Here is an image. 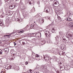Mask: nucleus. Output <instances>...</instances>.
Wrapping results in <instances>:
<instances>
[{
  "label": "nucleus",
  "mask_w": 73,
  "mask_h": 73,
  "mask_svg": "<svg viewBox=\"0 0 73 73\" xmlns=\"http://www.w3.org/2000/svg\"><path fill=\"white\" fill-rule=\"evenodd\" d=\"M40 60V59H38V61H39V60Z\"/></svg>",
  "instance_id": "bf43d9fd"
},
{
  "label": "nucleus",
  "mask_w": 73,
  "mask_h": 73,
  "mask_svg": "<svg viewBox=\"0 0 73 73\" xmlns=\"http://www.w3.org/2000/svg\"><path fill=\"white\" fill-rule=\"evenodd\" d=\"M32 40H33V41H36V39L35 38H33L32 39Z\"/></svg>",
  "instance_id": "f704fd0d"
},
{
  "label": "nucleus",
  "mask_w": 73,
  "mask_h": 73,
  "mask_svg": "<svg viewBox=\"0 0 73 73\" xmlns=\"http://www.w3.org/2000/svg\"><path fill=\"white\" fill-rule=\"evenodd\" d=\"M46 41L45 40H41V44L42 45H44V44H45Z\"/></svg>",
  "instance_id": "aec40b11"
},
{
  "label": "nucleus",
  "mask_w": 73,
  "mask_h": 73,
  "mask_svg": "<svg viewBox=\"0 0 73 73\" xmlns=\"http://www.w3.org/2000/svg\"><path fill=\"white\" fill-rule=\"evenodd\" d=\"M34 23H36V22L35 21L34 22Z\"/></svg>",
  "instance_id": "052dcab7"
},
{
  "label": "nucleus",
  "mask_w": 73,
  "mask_h": 73,
  "mask_svg": "<svg viewBox=\"0 0 73 73\" xmlns=\"http://www.w3.org/2000/svg\"><path fill=\"white\" fill-rule=\"evenodd\" d=\"M59 54H60V56H61V55H63V54H64V53H62V54H60V53H59Z\"/></svg>",
  "instance_id": "58836bf2"
},
{
  "label": "nucleus",
  "mask_w": 73,
  "mask_h": 73,
  "mask_svg": "<svg viewBox=\"0 0 73 73\" xmlns=\"http://www.w3.org/2000/svg\"><path fill=\"white\" fill-rule=\"evenodd\" d=\"M1 0H0V5H1Z\"/></svg>",
  "instance_id": "37998d69"
},
{
  "label": "nucleus",
  "mask_w": 73,
  "mask_h": 73,
  "mask_svg": "<svg viewBox=\"0 0 73 73\" xmlns=\"http://www.w3.org/2000/svg\"><path fill=\"white\" fill-rule=\"evenodd\" d=\"M23 44H24H24H25V42H23Z\"/></svg>",
  "instance_id": "3c124183"
},
{
  "label": "nucleus",
  "mask_w": 73,
  "mask_h": 73,
  "mask_svg": "<svg viewBox=\"0 0 73 73\" xmlns=\"http://www.w3.org/2000/svg\"><path fill=\"white\" fill-rule=\"evenodd\" d=\"M67 38H68V41H69V37H67Z\"/></svg>",
  "instance_id": "49530a36"
},
{
  "label": "nucleus",
  "mask_w": 73,
  "mask_h": 73,
  "mask_svg": "<svg viewBox=\"0 0 73 73\" xmlns=\"http://www.w3.org/2000/svg\"><path fill=\"white\" fill-rule=\"evenodd\" d=\"M37 4H40V2L38 1L37 3Z\"/></svg>",
  "instance_id": "a19ab883"
},
{
  "label": "nucleus",
  "mask_w": 73,
  "mask_h": 73,
  "mask_svg": "<svg viewBox=\"0 0 73 73\" xmlns=\"http://www.w3.org/2000/svg\"><path fill=\"white\" fill-rule=\"evenodd\" d=\"M6 36H8V37L9 36V35H5L4 36V37H5Z\"/></svg>",
  "instance_id": "4c0bfd02"
},
{
  "label": "nucleus",
  "mask_w": 73,
  "mask_h": 73,
  "mask_svg": "<svg viewBox=\"0 0 73 73\" xmlns=\"http://www.w3.org/2000/svg\"><path fill=\"white\" fill-rule=\"evenodd\" d=\"M0 44H1V42H0Z\"/></svg>",
  "instance_id": "4d7b16f0"
},
{
  "label": "nucleus",
  "mask_w": 73,
  "mask_h": 73,
  "mask_svg": "<svg viewBox=\"0 0 73 73\" xmlns=\"http://www.w3.org/2000/svg\"><path fill=\"white\" fill-rule=\"evenodd\" d=\"M13 21H18V22H21L22 21L23 19H11Z\"/></svg>",
  "instance_id": "39448f33"
},
{
  "label": "nucleus",
  "mask_w": 73,
  "mask_h": 73,
  "mask_svg": "<svg viewBox=\"0 0 73 73\" xmlns=\"http://www.w3.org/2000/svg\"><path fill=\"white\" fill-rule=\"evenodd\" d=\"M35 27V26H34V24H31V27L32 28H33V27Z\"/></svg>",
  "instance_id": "7c9ffc66"
},
{
  "label": "nucleus",
  "mask_w": 73,
  "mask_h": 73,
  "mask_svg": "<svg viewBox=\"0 0 73 73\" xmlns=\"http://www.w3.org/2000/svg\"><path fill=\"white\" fill-rule=\"evenodd\" d=\"M43 58L44 59L45 61H49V57L47 55H46L45 56H44Z\"/></svg>",
  "instance_id": "423d86ee"
},
{
  "label": "nucleus",
  "mask_w": 73,
  "mask_h": 73,
  "mask_svg": "<svg viewBox=\"0 0 73 73\" xmlns=\"http://www.w3.org/2000/svg\"><path fill=\"white\" fill-rule=\"evenodd\" d=\"M69 18V19H71L70 18H69H69Z\"/></svg>",
  "instance_id": "e2e57ef3"
},
{
  "label": "nucleus",
  "mask_w": 73,
  "mask_h": 73,
  "mask_svg": "<svg viewBox=\"0 0 73 73\" xmlns=\"http://www.w3.org/2000/svg\"><path fill=\"white\" fill-rule=\"evenodd\" d=\"M3 71H1V73H3Z\"/></svg>",
  "instance_id": "8fccbe9b"
},
{
  "label": "nucleus",
  "mask_w": 73,
  "mask_h": 73,
  "mask_svg": "<svg viewBox=\"0 0 73 73\" xmlns=\"http://www.w3.org/2000/svg\"><path fill=\"white\" fill-rule=\"evenodd\" d=\"M56 39V40H59V37H58V36H57L56 37H55Z\"/></svg>",
  "instance_id": "bb28decb"
},
{
  "label": "nucleus",
  "mask_w": 73,
  "mask_h": 73,
  "mask_svg": "<svg viewBox=\"0 0 73 73\" xmlns=\"http://www.w3.org/2000/svg\"><path fill=\"white\" fill-rule=\"evenodd\" d=\"M4 50V52L5 53H8L9 52V48H5L4 49H3Z\"/></svg>",
  "instance_id": "0eeeda50"
},
{
  "label": "nucleus",
  "mask_w": 73,
  "mask_h": 73,
  "mask_svg": "<svg viewBox=\"0 0 73 73\" xmlns=\"http://www.w3.org/2000/svg\"><path fill=\"white\" fill-rule=\"evenodd\" d=\"M3 53V51L1 50L0 49V54H1Z\"/></svg>",
  "instance_id": "c756f323"
},
{
  "label": "nucleus",
  "mask_w": 73,
  "mask_h": 73,
  "mask_svg": "<svg viewBox=\"0 0 73 73\" xmlns=\"http://www.w3.org/2000/svg\"><path fill=\"white\" fill-rule=\"evenodd\" d=\"M6 69H10L11 68V66H8V65L6 66L5 67Z\"/></svg>",
  "instance_id": "f3484780"
},
{
  "label": "nucleus",
  "mask_w": 73,
  "mask_h": 73,
  "mask_svg": "<svg viewBox=\"0 0 73 73\" xmlns=\"http://www.w3.org/2000/svg\"><path fill=\"white\" fill-rule=\"evenodd\" d=\"M47 17L48 19H49V18H50V17Z\"/></svg>",
  "instance_id": "5fc2aeb1"
},
{
  "label": "nucleus",
  "mask_w": 73,
  "mask_h": 73,
  "mask_svg": "<svg viewBox=\"0 0 73 73\" xmlns=\"http://www.w3.org/2000/svg\"><path fill=\"white\" fill-rule=\"evenodd\" d=\"M31 35L33 36V37H35L37 35V34H36V33H31Z\"/></svg>",
  "instance_id": "5701e85b"
},
{
  "label": "nucleus",
  "mask_w": 73,
  "mask_h": 73,
  "mask_svg": "<svg viewBox=\"0 0 73 73\" xmlns=\"http://www.w3.org/2000/svg\"><path fill=\"white\" fill-rule=\"evenodd\" d=\"M68 25L70 26V27H73V22L70 23L68 24Z\"/></svg>",
  "instance_id": "2eb2a0df"
},
{
  "label": "nucleus",
  "mask_w": 73,
  "mask_h": 73,
  "mask_svg": "<svg viewBox=\"0 0 73 73\" xmlns=\"http://www.w3.org/2000/svg\"><path fill=\"white\" fill-rule=\"evenodd\" d=\"M1 21V20L0 19V21Z\"/></svg>",
  "instance_id": "13d9d810"
},
{
  "label": "nucleus",
  "mask_w": 73,
  "mask_h": 73,
  "mask_svg": "<svg viewBox=\"0 0 73 73\" xmlns=\"http://www.w3.org/2000/svg\"><path fill=\"white\" fill-rule=\"evenodd\" d=\"M25 64L26 65H27V64H28V62H26L25 63Z\"/></svg>",
  "instance_id": "c9c22d12"
},
{
  "label": "nucleus",
  "mask_w": 73,
  "mask_h": 73,
  "mask_svg": "<svg viewBox=\"0 0 73 73\" xmlns=\"http://www.w3.org/2000/svg\"><path fill=\"white\" fill-rule=\"evenodd\" d=\"M60 65H61V64H62V63H61V62H60Z\"/></svg>",
  "instance_id": "de8ad7c7"
},
{
  "label": "nucleus",
  "mask_w": 73,
  "mask_h": 73,
  "mask_svg": "<svg viewBox=\"0 0 73 73\" xmlns=\"http://www.w3.org/2000/svg\"><path fill=\"white\" fill-rule=\"evenodd\" d=\"M59 51H60V49L58 48L53 49L51 50V53H53L55 54H57L59 53Z\"/></svg>",
  "instance_id": "f257e3e1"
},
{
  "label": "nucleus",
  "mask_w": 73,
  "mask_h": 73,
  "mask_svg": "<svg viewBox=\"0 0 73 73\" xmlns=\"http://www.w3.org/2000/svg\"><path fill=\"white\" fill-rule=\"evenodd\" d=\"M6 20V22H7V23H9L10 21V19H6L5 20Z\"/></svg>",
  "instance_id": "b1692460"
},
{
  "label": "nucleus",
  "mask_w": 73,
  "mask_h": 73,
  "mask_svg": "<svg viewBox=\"0 0 73 73\" xmlns=\"http://www.w3.org/2000/svg\"><path fill=\"white\" fill-rule=\"evenodd\" d=\"M67 19H68V18H67Z\"/></svg>",
  "instance_id": "69168bd1"
},
{
  "label": "nucleus",
  "mask_w": 73,
  "mask_h": 73,
  "mask_svg": "<svg viewBox=\"0 0 73 73\" xmlns=\"http://www.w3.org/2000/svg\"><path fill=\"white\" fill-rule=\"evenodd\" d=\"M61 19V17H60L58 16V19Z\"/></svg>",
  "instance_id": "c03bdc74"
},
{
  "label": "nucleus",
  "mask_w": 73,
  "mask_h": 73,
  "mask_svg": "<svg viewBox=\"0 0 73 73\" xmlns=\"http://www.w3.org/2000/svg\"><path fill=\"white\" fill-rule=\"evenodd\" d=\"M28 72L29 73H32V72H33V70H32L30 69L28 71Z\"/></svg>",
  "instance_id": "4be33fe9"
},
{
  "label": "nucleus",
  "mask_w": 73,
  "mask_h": 73,
  "mask_svg": "<svg viewBox=\"0 0 73 73\" xmlns=\"http://www.w3.org/2000/svg\"><path fill=\"white\" fill-rule=\"evenodd\" d=\"M46 13H49L50 12V9L49 8H47L46 9Z\"/></svg>",
  "instance_id": "dca6fc26"
},
{
  "label": "nucleus",
  "mask_w": 73,
  "mask_h": 73,
  "mask_svg": "<svg viewBox=\"0 0 73 73\" xmlns=\"http://www.w3.org/2000/svg\"><path fill=\"white\" fill-rule=\"evenodd\" d=\"M33 0H31V2L29 3V4H33Z\"/></svg>",
  "instance_id": "c85d7f7f"
},
{
  "label": "nucleus",
  "mask_w": 73,
  "mask_h": 73,
  "mask_svg": "<svg viewBox=\"0 0 73 73\" xmlns=\"http://www.w3.org/2000/svg\"><path fill=\"white\" fill-rule=\"evenodd\" d=\"M33 9H34V11H35V7H34V8H33Z\"/></svg>",
  "instance_id": "a18cd8bd"
},
{
  "label": "nucleus",
  "mask_w": 73,
  "mask_h": 73,
  "mask_svg": "<svg viewBox=\"0 0 73 73\" xmlns=\"http://www.w3.org/2000/svg\"><path fill=\"white\" fill-rule=\"evenodd\" d=\"M61 49L62 50H64V49H65V45H61Z\"/></svg>",
  "instance_id": "ddd939ff"
},
{
  "label": "nucleus",
  "mask_w": 73,
  "mask_h": 73,
  "mask_svg": "<svg viewBox=\"0 0 73 73\" xmlns=\"http://www.w3.org/2000/svg\"><path fill=\"white\" fill-rule=\"evenodd\" d=\"M9 8L11 9H13L15 8V5H11L9 6Z\"/></svg>",
  "instance_id": "9b49d317"
},
{
  "label": "nucleus",
  "mask_w": 73,
  "mask_h": 73,
  "mask_svg": "<svg viewBox=\"0 0 73 73\" xmlns=\"http://www.w3.org/2000/svg\"><path fill=\"white\" fill-rule=\"evenodd\" d=\"M1 59H0V62H1Z\"/></svg>",
  "instance_id": "603ef678"
},
{
  "label": "nucleus",
  "mask_w": 73,
  "mask_h": 73,
  "mask_svg": "<svg viewBox=\"0 0 73 73\" xmlns=\"http://www.w3.org/2000/svg\"><path fill=\"white\" fill-rule=\"evenodd\" d=\"M73 12H67V16H68V15L69 17V16H72V15H73Z\"/></svg>",
  "instance_id": "6e6552de"
},
{
  "label": "nucleus",
  "mask_w": 73,
  "mask_h": 73,
  "mask_svg": "<svg viewBox=\"0 0 73 73\" xmlns=\"http://www.w3.org/2000/svg\"><path fill=\"white\" fill-rule=\"evenodd\" d=\"M66 20L68 21H72V19H66Z\"/></svg>",
  "instance_id": "393cba45"
},
{
  "label": "nucleus",
  "mask_w": 73,
  "mask_h": 73,
  "mask_svg": "<svg viewBox=\"0 0 73 73\" xmlns=\"http://www.w3.org/2000/svg\"><path fill=\"white\" fill-rule=\"evenodd\" d=\"M65 69L64 68L60 66V71H62V70H64Z\"/></svg>",
  "instance_id": "412c9836"
},
{
  "label": "nucleus",
  "mask_w": 73,
  "mask_h": 73,
  "mask_svg": "<svg viewBox=\"0 0 73 73\" xmlns=\"http://www.w3.org/2000/svg\"><path fill=\"white\" fill-rule=\"evenodd\" d=\"M58 20H61V19H58Z\"/></svg>",
  "instance_id": "6e6d98bb"
},
{
  "label": "nucleus",
  "mask_w": 73,
  "mask_h": 73,
  "mask_svg": "<svg viewBox=\"0 0 73 73\" xmlns=\"http://www.w3.org/2000/svg\"><path fill=\"white\" fill-rule=\"evenodd\" d=\"M36 73H39V72H36Z\"/></svg>",
  "instance_id": "680f3d73"
},
{
  "label": "nucleus",
  "mask_w": 73,
  "mask_h": 73,
  "mask_svg": "<svg viewBox=\"0 0 73 73\" xmlns=\"http://www.w3.org/2000/svg\"><path fill=\"white\" fill-rule=\"evenodd\" d=\"M2 22H1V21H0V24H1V23H2Z\"/></svg>",
  "instance_id": "09e8293b"
},
{
  "label": "nucleus",
  "mask_w": 73,
  "mask_h": 73,
  "mask_svg": "<svg viewBox=\"0 0 73 73\" xmlns=\"http://www.w3.org/2000/svg\"><path fill=\"white\" fill-rule=\"evenodd\" d=\"M36 57H40V56L36 54Z\"/></svg>",
  "instance_id": "72a5a7b5"
},
{
  "label": "nucleus",
  "mask_w": 73,
  "mask_h": 73,
  "mask_svg": "<svg viewBox=\"0 0 73 73\" xmlns=\"http://www.w3.org/2000/svg\"><path fill=\"white\" fill-rule=\"evenodd\" d=\"M9 60H10V61H11V60H13V58H9Z\"/></svg>",
  "instance_id": "473e14b6"
},
{
  "label": "nucleus",
  "mask_w": 73,
  "mask_h": 73,
  "mask_svg": "<svg viewBox=\"0 0 73 73\" xmlns=\"http://www.w3.org/2000/svg\"><path fill=\"white\" fill-rule=\"evenodd\" d=\"M24 32V31L22 30V31H21L20 32V33H23Z\"/></svg>",
  "instance_id": "e433bc0d"
},
{
  "label": "nucleus",
  "mask_w": 73,
  "mask_h": 73,
  "mask_svg": "<svg viewBox=\"0 0 73 73\" xmlns=\"http://www.w3.org/2000/svg\"><path fill=\"white\" fill-rule=\"evenodd\" d=\"M14 45H15H15H16V43L15 42H14Z\"/></svg>",
  "instance_id": "79ce46f5"
},
{
  "label": "nucleus",
  "mask_w": 73,
  "mask_h": 73,
  "mask_svg": "<svg viewBox=\"0 0 73 73\" xmlns=\"http://www.w3.org/2000/svg\"><path fill=\"white\" fill-rule=\"evenodd\" d=\"M39 22L41 24L42 23H43L44 22V20L43 19H38Z\"/></svg>",
  "instance_id": "9d476101"
},
{
  "label": "nucleus",
  "mask_w": 73,
  "mask_h": 73,
  "mask_svg": "<svg viewBox=\"0 0 73 73\" xmlns=\"http://www.w3.org/2000/svg\"><path fill=\"white\" fill-rule=\"evenodd\" d=\"M40 16L38 14H37L36 16L34 17V18H35V19H40Z\"/></svg>",
  "instance_id": "f8f14e48"
},
{
  "label": "nucleus",
  "mask_w": 73,
  "mask_h": 73,
  "mask_svg": "<svg viewBox=\"0 0 73 73\" xmlns=\"http://www.w3.org/2000/svg\"><path fill=\"white\" fill-rule=\"evenodd\" d=\"M37 35V36L38 37H40V36L41 37V33H38L36 34Z\"/></svg>",
  "instance_id": "a211bd4d"
},
{
  "label": "nucleus",
  "mask_w": 73,
  "mask_h": 73,
  "mask_svg": "<svg viewBox=\"0 0 73 73\" xmlns=\"http://www.w3.org/2000/svg\"><path fill=\"white\" fill-rule=\"evenodd\" d=\"M5 2H7L9 4H10L12 2V0H5Z\"/></svg>",
  "instance_id": "4468645a"
},
{
  "label": "nucleus",
  "mask_w": 73,
  "mask_h": 73,
  "mask_svg": "<svg viewBox=\"0 0 73 73\" xmlns=\"http://www.w3.org/2000/svg\"><path fill=\"white\" fill-rule=\"evenodd\" d=\"M23 16H24L25 17H24V18H27V17H29V15H28V14H25V15L24 14H23Z\"/></svg>",
  "instance_id": "6ab92c4d"
},
{
  "label": "nucleus",
  "mask_w": 73,
  "mask_h": 73,
  "mask_svg": "<svg viewBox=\"0 0 73 73\" xmlns=\"http://www.w3.org/2000/svg\"><path fill=\"white\" fill-rule=\"evenodd\" d=\"M49 20H50V19H48Z\"/></svg>",
  "instance_id": "0e129e2a"
},
{
  "label": "nucleus",
  "mask_w": 73,
  "mask_h": 73,
  "mask_svg": "<svg viewBox=\"0 0 73 73\" xmlns=\"http://www.w3.org/2000/svg\"><path fill=\"white\" fill-rule=\"evenodd\" d=\"M53 5L55 7H57L59 6V3L58 1L55 0L53 2Z\"/></svg>",
  "instance_id": "f03ea898"
},
{
  "label": "nucleus",
  "mask_w": 73,
  "mask_h": 73,
  "mask_svg": "<svg viewBox=\"0 0 73 73\" xmlns=\"http://www.w3.org/2000/svg\"><path fill=\"white\" fill-rule=\"evenodd\" d=\"M56 31V30L55 29V28H53L52 29V32H55Z\"/></svg>",
  "instance_id": "cd10ccee"
},
{
  "label": "nucleus",
  "mask_w": 73,
  "mask_h": 73,
  "mask_svg": "<svg viewBox=\"0 0 73 73\" xmlns=\"http://www.w3.org/2000/svg\"><path fill=\"white\" fill-rule=\"evenodd\" d=\"M45 34L46 37H50V36H51V35L50 33V32L48 31H46L44 32Z\"/></svg>",
  "instance_id": "20e7f679"
},
{
  "label": "nucleus",
  "mask_w": 73,
  "mask_h": 73,
  "mask_svg": "<svg viewBox=\"0 0 73 73\" xmlns=\"http://www.w3.org/2000/svg\"><path fill=\"white\" fill-rule=\"evenodd\" d=\"M63 41L64 42H66V39L64 38L63 39Z\"/></svg>",
  "instance_id": "2f4dec72"
},
{
  "label": "nucleus",
  "mask_w": 73,
  "mask_h": 73,
  "mask_svg": "<svg viewBox=\"0 0 73 73\" xmlns=\"http://www.w3.org/2000/svg\"><path fill=\"white\" fill-rule=\"evenodd\" d=\"M28 35L29 37H32V33L28 34Z\"/></svg>",
  "instance_id": "a878e982"
},
{
  "label": "nucleus",
  "mask_w": 73,
  "mask_h": 73,
  "mask_svg": "<svg viewBox=\"0 0 73 73\" xmlns=\"http://www.w3.org/2000/svg\"><path fill=\"white\" fill-rule=\"evenodd\" d=\"M0 26H3V23H2L0 24Z\"/></svg>",
  "instance_id": "ea45409f"
},
{
  "label": "nucleus",
  "mask_w": 73,
  "mask_h": 73,
  "mask_svg": "<svg viewBox=\"0 0 73 73\" xmlns=\"http://www.w3.org/2000/svg\"><path fill=\"white\" fill-rule=\"evenodd\" d=\"M47 69L46 68V66L45 65H42V66L40 68V70H46Z\"/></svg>",
  "instance_id": "7ed1b4c3"
},
{
  "label": "nucleus",
  "mask_w": 73,
  "mask_h": 73,
  "mask_svg": "<svg viewBox=\"0 0 73 73\" xmlns=\"http://www.w3.org/2000/svg\"><path fill=\"white\" fill-rule=\"evenodd\" d=\"M47 42H48V43H50V42H48V41H47Z\"/></svg>",
  "instance_id": "864d4df0"
},
{
  "label": "nucleus",
  "mask_w": 73,
  "mask_h": 73,
  "mask_svg": "<svg viewBox=\"0 0 73 73\" xmlns=\"http://www.w3.org/2000/svg\"><path fill=\"white\" fill-rule=\"evenodd\" d=\"M66 35L68 37H71V38H72L73 37L72 35L71 34L69 33H67Z\"/></svg>",
  "instance_id": "1a4fd4ad"
}]
</instances>
